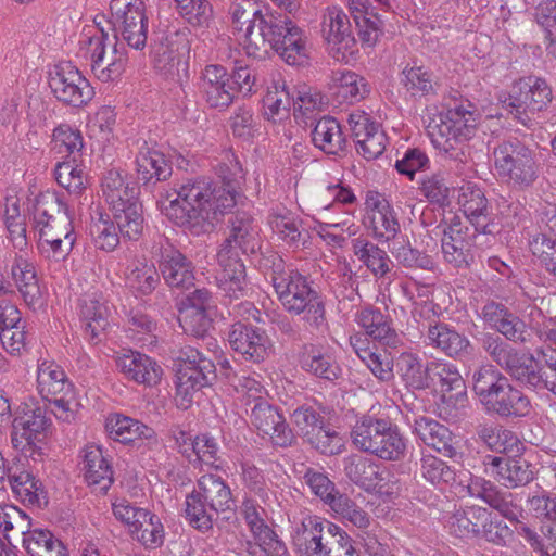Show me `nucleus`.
<instances>
[{
	"instance_id": "f257e3e1",
	"label": "nucleus",
	"mask_w": 556,
	"mask_h": 556,
	"mask_svg": "<svg viewBox=\"0 0 556 556\" xmlns=\"http://www.w3.org/2000/svg\"><path fill=\"white\" fill-rule=\"evenodd\" d=\"M218 165L222 185L203 177L184 178L159 192L157 205L175 225L193 236L210 233L238 202L236 188L243 178L242 167L233 154Z\"/></svg>"
},
{
	"instance_id": "f03ea898",
	"label": "nucleus",
	"mask_w": 556,
	"mask_h": 556,
	"mask_svg": "<svg viewBox=\"0 0 556 556\" xmlns=\"http://www.w3.org/2000/svg\"><path fill=\"white\" fill-rule=\"evenodd\" d=\"M470 496L482 500L502 517L488 514V520L478 539L497 547H508L516 533L525 538L532 547L540 545L539 534L526 522V511L517 494L503 490L484 478L471 479L468 484Z\"/></svg>"
},
{
	"instance_id": "7ed1b4c3",
	"label": "nucleus",
	"mask_w": 556,
	"mask_h": 556,
	"mask_svg": "<svg viewBox=\"0 0 556 556\" xmlns=\"http://www.w3.org/2000/svg\"><path fill=\"white\" fill-rule=\"evenodd\" d=\"M274 50L287 64L300 66L307 62V37L287 15L278 12L268 14L260 23V31L255 35L250 56H258L260 52Z\"/></svg>"
},
{
	"instance_id": "20e7f679",
	"label": "nucleus",
	"mask_w": 556,
	"mask_h": 556,
	"mask_svg": "<svg viewBox=\"0 0 556 556\" xmlns=\"http://www.w3.org/2000/svg\"><path fill=\"white\" fill-rule=\"evenodd\" d=\"M479 115L477 106L469 100L454 101L439 116V122L434 119L428 126V135L434 148L455 161L464 162L466 154L458 144L473 137Z\"/></svg>"
},
{
	"instance_id": "39448f33",
	"label": "nucleus",
	"mask_w": 556,
	"mask_h": 556,
	"mask_svg": "<svg viewBox=\"0 0 556 556\" xmlns=\"http://www.w3.org/2000/svg\"><path fill=\"white\" fill-rule=\"evenodd\" d=\"M185 514L189 525L202 533L213 529L218 513L231 510L235 498L230 486L216 473L202 475L186 496Z\"/></svg>"
},
{
	"instance_id": "423d86ee",
	"label": "nucleus",
	"mask_w": 556,
	"mask_h": 556,
	"mask_svg": "<svg viewBox=\"0 0 556 556\" xmlns=\"http://www.w3.org/2000/svg\"><path fill=\"white\" fill-rule=\"evenodd\" d=\"M273 287L283 308L312 327L318 328L325 321V305L307 278L295 269L288 268L280 273L274 270Z\"/></svg>"
},
{
	"instance_id": "0eeeda50",
	"label": "nucleus",
	"mask_w": 556,
	"mask_h": 556,
	"mask_svg": "<svg viewBox=\"0 0 556 556\" xmlns=\"http://www.w3.org/2000/svg\"><path fill=\"white\" fill-rule=\"evenodd\" d=\"M497 176L507 186L525 190L539 178L540 164L533 149L517 138L504 140L493 150Z\"/></svg>"
},
{
	"instance_id": "6e6552de",
	"label": "nucleus",
	"mask_w": 556,
	"mask_h": 556,
	"mask_svg": "<svg viewBox=\"0 0 556 556\" xmlns=\"http://www.w3.org/2000/svg\"><path fill=\"white\" fill-rule=\"evenodd\" d=\"M552 101V90L547 83L539 77L519 79L511 88L504 108L518 123L532 128L535 124L534 115L545 110Z\"/></svg>"
},
{
	"instance_id": "1a4fd4ad",
	"label": "nucleus",
	"mask_w": 556,
	"mask_h": 556,
	"mask_svg": "<svg viewBox=\"0 0 556 556\" xmlns=\"http://www.w3.org/2000/svg\"><path fill=\"white\" fill-rule=\"evenodd\" d=\"M113 40L122 38L130 48L141 50L148 40V16L142 0H111Z\"/></svg>"
},
{
	"instance_id": "9d476101",
	"label": "nucleus",
	"mask_w": 556,
	"mask_h": 556,
	"mask_svg": "<svg viewBox=\"0 0 556 556\" xmlns=\"http://www.w3.org/2000/svg\"><path fill=\"white\" fill-rule=\"evenodd\" d=\"M51 426L41 408L26 407L12 424L11 441L13 447L25 457L34 460L43 455V443Z\"/></svg>"
},
{
	"instance_id": "9b49d317",
	"label": "nucleus",
	"mask_w": 556,
	"mask_h": 556,
	"mask_svg": "<svg viewBox=\"0 0 556 556\" xmlns=\"http://www.w3.org/2000/svg\"><path fill=\"white\" fill-rule=\"evenodd\" d=\"M165 283L180 291L194 285V266L167 238H159L151 249Z\"/></svg>"
},
{
	"instance_id": "f8f14e48",
	"label": "nucleus",
	"mask_w": 556,
	"mask_h": 556,
	"mask_svg": "<svg viewBox=\"0 0 556 556\" xmlns=\"http://www.w3.org/2000/svg\"><path fill=\"white\" fill-rule=\"evenodd\" d=\"M33 220L39 239L74 235L68 207L55 193H40L36 198Z\"/></svg>"
},
{
	"instance_id": "ddd939ff",
	"label": "nucleus",
	"mask_w": 556,
	"mask_h": 556,
	"mask_svg": "<svg viewBox=\"0 0 556 556\" xmlns=\"http://www.w3.org/2000/svg\"><path fill=\"white\" fill-rule=\"evenodd\" d=\"M49 87L60 102L74 108L86 105L94 94L89 81L70 62L53 66L49 73Z\"/></svg>"
},
{
	"instance_id": "4468645a",
	"label": "nucleus",
	"mask_w": 556,
	"mask_h": 556,
	"mask_svg": "<svg viewBox=\"0 0 556 556\" xmlns=\"http://www.w3.org/2000/svg\"><path fill=\"white\" fill-rule=\"evenodd\" d=\"M346 477L366 492L392 495L400 491L393 475L383 466L371 459L353 455L344 459Z\"/></svg>"
},
{
	"instance_id": "2eb2a0df",
	"label": "nucleus",
	"mask_w": 556,
	"mask_h": 556,
	"mask_svg": "<svg viewBox=\"0 0 556 556\" xmlns=\"http://www.w3.org/2000/svg\"><path fill=\"white\" fill-rule=\"evenodd\" d=\"M101 30L99 35L88 38L87 53L91 61L93 74L102 81L117 79L125 71L127 58L117 49L116 42Z\"/></svg>"
},
{
	"instance_id": "dca6fc26",
	"label": "nucleus",
	"mask_w": 556,
	"mask_h": 556,
	"mask_svg": "<svg viewBox=\"0 0 556 556\" xmlns=\"http://www.w3.org/2000/svg\"><path fill=\"white\" fill-rule=\"evenodd\" d=\"M482 346L518 382H543L536 375L539 365L532 356H518L508 344L489 333L482 338Z\"/></svg>"
},
{
	"instance_id": "f3484780",
	"label": "nucleus",
	"mask_w": 556,
	"mask_h": 556,
	"mask_svg": "<svg viewBox=\"0 0 556 556\" xmlns=\"http://www.w3.org/2000/svg\"><path fill=\"white\" fill-rule=\"evenodd\" d=\"M321 33L332 56L348 62L357 52V41L348 15L339 8H328L323 16Z\"/></svg>"
},
{
	"instance_id": "a211bd4d",
	"label": "nucleus",
	"mask_w": 556,
	"mask_h": 556,
	"mask_svg": "<svg viewBox=\"0 0 556 556\" xmlns=\"http://www.w3.org/2000/svg\"><path fill=\"white\" fill-rule=\"evenodd\" d=\"M260 248L258 227L251 216L238 213L231 219L229 235L220 244L217 257L242 261L241 255L255 254Z\"/></svg>"
},
{
	"instance_id": "6ab92c4d",
	"label": "nucleus",
	"mask_w": 556,
	"mask_h": 556,
	"mask_svg": "<svg viewBox=\"0 0 556 556\" xmlns=\"http://www.w3.org/2000/svg\"><path fill=\"white\" fill-rule=\"evenodd\" d=\"M472 389L488 410L502 416L529 413V400L513 384H472Z\"/></svg>"
},
{
	"instance_id": "aec40b11",
	"label": "nucleus",
	"mask_w": 556,
	"mask_h": 556,
	"mask_svg": "<svg viewBox=\"0 0 556 556\" xmlns=\"http://www.w3.org/2000/svg\"><path fill=\"white\" fill-rule=\"evenodd\" d=\"M155 71L164 78L180 85L188 81V65L180 58L178 34L162 35L152 43Z\"/></svg>"
},
{
	"instance_id": "412c9836",
	"label": "nucleus",
	"mask_w": 556,
	"mask_h": 556,
	"mask_svg": "<svg viewBox=\"0 0 556 556\" xmlns=\"http://www.w3.org/2000/svg\"><path fill=\"white\" fill-rule=\"evenodd\" d=\"M199 90L211 109L224 111L235 101L236 88L227 70L222 65H206L201 73Z\"/></svg>"
},
{
	"instance_id": "4be33fe9",
	"label": "nucleus",
	"mask_w": 556,
	"mask_h": 556,
	"mask_svg": "<svg viewBox=\"0 0 556 556\" xmlns=\"http://www.w3.org/2000/svg\"><path fill=\"white\" fill-rule=\"evenodd\" d=\"M228 342L232 351L247 362L261 363L270 351V342L265 331L242 321L231 326Z\"/></svg>"
},
{
	"instance_id": "5701e85b",
	"label": "nucleus",
	"mask_w": 556,
	"mask_h": 556,
	"mask_svg": "<svg viewBox=\"0 0 556 556\" xmlns=\"http://www.w3.org/2000/svg\"><path fill=\"white\" fill-rule=\"evenodd\" d=\"M330 531L336 525L317 516L304 518L293 535V544L299 556H325Z\"/></svg>"
},
{
	"instance_id": "b1692460",
	"label": "nucleus",
	"mask_w": 556,
	"mask_h": 556,
	"mask_svg": "<svg viewBox=\"0 0 556 556\" xmlns=\"http://www.w3.org/2000/svg\"><path fill=\"white\" fill-rule=\"evenodd\" d=\"M349 125L354 138L356 151L367 161L378 159L386 150L387 137L379 126L364 112L349 115Z\"/></svg>"
},
{
	"instance_id": "393cba45",
	"label": "nucleus",
	"mask_w": 556,
	"mask_h": 556,
	"mask_svg": "<svg viewBox=\"0 0 556 556\" xmlns=\"http://www.w3.org/2000/svg\"><path fill=\"white\" fill-rule=\"evenodd\" d=\"M251 424L263 437L268 435L274 445L290 446L294 441L291 428L278 409L267 402H258L251 410Z\"/></svg>"
},
{
	"instance_id": "a878e982",
	"label": "nucleus",
	"mask_w": 556,
	"mask_h": 556,
	"mask_svg": "<svg viewBox=\"0 0 556 556\" xmlns=\"http://www.w3.org/2000/svg\"><path fill=\"white\" fill-rule=\"evenodd\" d=\"M173 371L176 382H210L215 379V366L202 358L200 352L189 345L173 351Z\"/></svg>"
},
{
	"instance_id": "bb28decb",
	"label": "nucleus",
	"mask_w": 556,
	"mask_h": 556,
	"mask_svg": "<svg viewBox=\"0 0 556 556\" xmlns=\"http://www.w3.org/2000/svg\"><path fill=\"white\" fill-rule=\"evenodd\" d=\"M486 471L507 489L526 485L534 479L533 467L522 457L494 456L485 463Z\"/></svg>"
},
{
	"instance_id": "cd10ccee",
	"label": "nucleus",
	"mask_w": 556,
	"mask_h": 556,
	"mask_svg": "<svg viewBox=\"0 0 556 556\" xmlns=\"http://www.w3.org/2000/svg\"><path fill=\"white\" fill-rule=\"evenodd\" d=\"M349 11L363 47L372 48L383 34L384 20L369 0H349Z\"/></svg>"
},
{
	"instance_id": "c85d7f7f",
	"label": "nucleus",
	"mask_w": 556,
	"mask_h": 556,
	"mask_svg": "<svg viewBox=\"0 0 556 556\" xmlns=\"http://www.w3.org/2000/svg\"><path fill=\"white\" fill-rule=\"evenodd\" d=\"M426 340L429 345L456 359L467 358L475 352L469 339L445 323L430 325Z\"/></svg>"
},
{
	"instance_id": "c756f323",
	"label": "nucleus",
	"mask_w": 556,
	"mask_h": 556,
	"mask_svg": "<svg viewBox=\"0 0 556 556\" xmlns=\"http://www.w3.org/2000/svg\"><path fill=\"white\" fill-rule=\"evenodd\" d=\"M458 204L476 232L491 233V211L484 192L472 184L460 187Z\"/></svg>"
},
{
	"instance_id": "7c9ffc66",
	"label": "nucleus",
	"mask_w": 556,
	"mask_h": 556,
	"mask_svg": "<svg viewBox=\"0 0 556 556\" xmlns=\"http://www.w3.org/2000/svg\"><path fill=\"white\" fill-rule=\"evenodd\" d=\"M468 228L460 222H453L444 231L441 240L442 253L447 263L454 267H466L473 260Z\"/></svg>"
},
{
	"instance_id": "2f4dec72",
	"label": "nucleus",
	"mask_w": 556,
	"mask_h": 556,
	"mask_svg": "<svg viewBox=\"0 0 556 556\" xmlns=\"http://www.w3.org/2000/svg\"><path fill=\"white\" fill-rule=\"evenodd\" d=\"M355 323L365 334L386 348L396 349L402 344L401 336L390 325L388 316L375 307H365L355 314Z\"/></svg>"
},
{
	"instance_id": "473e14b6",
	"label": "nucleus",
	"mask_w": 556,
	"mask_h": 556,
	"mask_svg": "<svg viewBox=\"0 0 556 556\" xmlns=\"http://www.w3.org/2000/svg\"><path fill=\"white\" fill-rule=\"evenodd\" d=\"M11 277L24 302L36 309L42 305V291L39 286L35 266L25 254L15 253L11 266Z\"/></svg>"
},
{
	"instance_id": "72a5a7b5",
	"label": "nucleus",
	"mask_w": 556,
	"mask_h": 556,
	"mask_svg": "<svg viewBox=\"0 0 556 556\" xmlns=\"http://www.w3.org/2000/svg\"><path fill=\"white\" fill-rule=\"evenodd\" d=\"M271 11L262 12L257 3L253 0H243L236 3L231 9L233 28L242 34L240 37L241 45L249 55L254 42L255 35L260 31V23L266 18Z\"/></svg>"
},
{
	"instance_id": "f704fd0d",
	"label": "nucleus",
	"mask_w": 556,
	"mask_h": 556,
	"mask_svg": "<svg viewBox=\"0 0 556 556\" xmlns=\"http://www.w3.org/2000/svg\"><path fill=\"white\" fill-rule=\"evenodd\" d=\"M370 208L369 220L374 237L381 242L395 240L401 226L392 205L380 194L367 199Z\"/></svg>"
},
{
	"instance_id": "c9c22d12",
	"label": "nucleus",
	"mask_w": 556,
	"mask_h": 556,
	"mask_svg": "<svg viewBox=\"0 0 556 556\" xmlns=\"http://www.w3.org/2000/svg\"><path fill=\"white\" fill-rule=\"evenodd\" d=\"M136 172L138 181L147 189H151L157 182L167 180L172 176L173 168L162 152L146 148L136 156Z\"/></svg>"
},
{
	"instance_id": "e433bc0d",
	"label": "nucleus",
	"mask_w": 556,
	"mask_h": 556,
	"mask_svg": "<svg viewBox=\"0 0 556 556\" xmlns=\"http://www.w3.org/2000/svg\"><path fill=\"white\" fill-rule=\"evenodd\" d=\"M104 428L110 439L123 444L140 440L156 443V435L152 428L122 414H110L105 419Z\"/></svg>"
},
{
	"instance_id": "4c0bfd02",
	"label": "nucleus",
	"mask_w": 556,
	"mask_h": 556,
	"mask_svg": "<svg viewBox=\"0 0 556 556\" xmlns=\"http://www.w3.org/2000/svg\"><path fill=\"white\" fill-rule=\"evenodd\" d=\"M80 456L83 458V471L89 485L98 486L100 491H106L113 482V470L109 460L104 457L100 446L86 445Z\"/></svg>"
},
{
	"instance_id": "58836bf2",
	"label": "nucleus",
	"mask_w": 556,
	"mask_h": 556,
	"mask_svg": "<svg viewBox=\"0 0 556 556\" xmlns=\"http://www.w3.org/2000/svg\"><path fill=\"white\" fill-rule=\"evenodd\" d=\"M414 431L428 446L445 457L456 454L454 437L450 429L429 417H419L414 421Z\"/></svg>"
},
{
	"instance_id": "ea45409f",
	"label": "nucleus",
	"mask_w": 556,
	"mask_h": 556,
	"mask_svg": "<svg viewBox=\"0 0 556 556\" xmlns=\"http://www.w3.org/2000/svg\"><path fill=\"white\" fill-rule=\"evenodd\" d=\"M311 135L314 146L327 154L339 155L345 150L346 139L341 125L332 116L319 118Z\"/></svg>"
},
{
	"instance_id": "a19ab883",
	"label": "nucleus",
	"mask_w": 556,
	"mask_h": 556,
	"mask_svg": "<svg viewBox=\"0 0 556 556\" xmlns=\"http://www.w3.org/2000/svg\"><path fill=\"white\" fill-rule=\"evenodd\" d=\"M352 250L357 260L377 278L386 277L393 267L387 252L366 238L353 239Z\"/></svg>"
},
{
	"instance_id": "79ce46f5",
	"label": "nucleus",
	"mask_w": 556,
	"mask_h": 556,
	"mask_svg": "<svg viewBox=\"0 0 556 556\" xmlns=\"http://www.w3.org/2000/svg\"><path fill=\"white\" fill-rule=\"evenodd\" d=\"M489 509L478 505L457 509L450 518L451 531L458 538L478 539L488 520Z\"/></svg>"
},
{
	"instance_id": "37998d69",
	"label": "nucleus",
	"mask_w": 556,
	"mask_h": 556,
	"mask_svg": "<svg viewBox=\"0 0 556 556\" xmlns=\"http://www.w3.org/2000/svg\"><path fill=\"white\" fill-rule=\"evenodd\" d=\"M222 271L218 277V287L225 298L238 300L247 295L248 282L245 266L242 261L222 260L217 257Z\"/></svg>"
},
{
	"instance_id": "c03bdc74",
	"label": "nucleus",
	"mask_w": 556,
	"mask_h": 556,
	"mask_svg": "<svg viewBox=\"0 0 556 556\" xmlns=\"http://www.w3.org/2000/svg\"><path fill=\"white\" fill-rule=\"evenodd\" d=\"M22 536L27 556H68L63 542L47 529H30L29 526Z\"/></svg>"
},
{
	"instance_id": "a18cd8bd",
	"label": "nucleus",
	"mask_w": 556,
	"mask_h": 556,
	"mask_svg": "<svg viewBox=\"0 0 556 556\" xmlns=\"http://www.w3.org/2000/svg\"><path fill=\"white\" fill-rule=\"evenodd\" d=\"M80 317L91 341L98 339L109 326V308L96 293L86 294L80 300Z\"/></svg>"
},
{
	"instance_id": "49530a36",
	"label": "nucleus",
	"mask_w": 556,
	"mask_h": 556,
	"mask_svg": "<svg viewBox=\"0 0 556 556\" xmlns=\"http://www.w3.org/2000/svg\"><path fill=\"white\" fill-rule=\"evenodd\" d=\"M292 102L294 92L290 90L286 80L281 77L274 79L263 98V114L269 121L276 122V117L281 119L288 116Z\"/></svg>"
},
{
	"instance_id": "de8ad7c7",
	"label": "nucleus",
	"mask_w": 556,
	"mask_h": 556,
	"mask_svg": "<svg viewBox=\"0 0 556 556\" xmlns=\"http://www.w3.org/2000/svg\"><path fill=\"white\" fill-rule=\"evenodd\" d=\"M160 282V274L153 263L137 261L126 273V286L137 298L152 294Z\"/></svg>"
},
{
	"instance_id": "09e8293b",
	"label": "nucleus",
	"mask_w": 556,
	"mask_h": 556,
	"mask_svg": "<svg viewBox=\"0 0 556 556\" xmlns=\"http://www.w3.org/2000/svg\"><path fill=\"white\" fill-rule=\"evenodd\" d=\"M329 86L336 97L349 103L359 101L368 92L365 78L348 70L333 72Z\"/></svg>"
},
{
	"instance_id": "8fccbe9b",
	"label": "nucleus",
	"mask_w": 556,
	"mask_h": 556,
	"mask_svg": "<svg viewBox=\"0 0 556 556\" xmlns=\"http://www.w3.org/2000/svg\"><path fill=\"white\" fill-rule=\"evenodd\" d=\"M9 484L14 494L23 502L36 507L48 504L47 493L40 480L28 471L13 472L9 476Z\"/></svg>"
},
{
	"instance_id": "3c124183",
	"label": "nucleus",
	"mask_w": 556,
	"mask_h": 556,
	"mask_svg": "<svg viewBox=\"0 0 556 556\" xmlns=\"http://www.w3.org/2000/svg\"><path fill=\"white\" fill-rule=\"evenodd\" d=\"M39 393L41 397L51 404V412L59 419L72 422L75 419L76 408L79 406L75 396L73 384H68V391L65 395L58 396L55 390L59 384H39Z\"/></svg>"
},
{
	"instance_id": "603ef678",
	"label": "nucleus",
	"mask_w": 556,
	"mask_h": 556,
	"mask_svg": "<svg viewBox=\"0 0 556 556\" xmlns=\"http://www.w3.org/2000/svg\"><path fill=\"white\" fill-rule=\"evenodd\" d=\"M400 83L412 97H425L435 92L438 81L433 73L424 66H405Z\"/></svg>"
},
{
	"instance_id": "864d4df0",
	"label": "nucleus",
	"mask_w": 556,
	"mask_h": 556,
	"mask_svg": "<svg viewBox=\"0 0 556 556\" xmlns=\"http://www.w3.org/2000/svg\"><path fill=\"white\" fill-rule=\"evenodd\" d=\"M406 444L397 427L387 419L386 429L380 432L370 454L384 460H399L404 456Z\"/></svg>"
},
{
	"instance_id": "5fc2aeb1",
	"label": "nucleus",
	"mask_w": 556,
	"mask_h": 556,
	"mask_svg": "<svg viewBox=\"0 0 556 556\" xmlns=\"http://www.w3.org/2000/svg\"><path fill=\"white\" fill-rule=\"evenodd\" d=\"M77 159L58 163L54 168V176L58 184L67 190L70 194L79 197L87 189L88 176L84 168L76 164Z\"/></svg>"
},
{
	"instance_id": "6e6d98bb",
	"label": "nucleus",
	"mask_w": 556,
	"mask_h": 556,
	"mask_svg": "<svg viewBox=\"0 0 556 556\" xmlns=\"http://www.w3.org/2000/svg\"><path fill=\"white\" fill-rule=\"evenodd\" d=\"M386 418L363 416L356 421L351 432L354 445L363 452L371 453L380 432L386 429Z\"/></svg>"
},
{
	"instance_id": "4d7b16f0",
	"label": "nucleus",
	"mask_w": 556,
	"mask_h": 556,
	"mask_svg": "<svg viewBox=\"0 0 556 556\" xmlns=\"http://www.w3.org/2000/svg\"><path fill=\"white\" fill-rule=\"evenodd\" d=\"M113 219L121 236L127 240H138L144 227V217L141 203H134L121 211H112Z\"/></svg>"
},
{
	"instance_id": "13d9d810",
	"label": "nucleus",
	"mask_w": 556,
	"mask_h": 556,
	"mask_svg": "<svg viewBox=\"0 0 556 556\" xmlns=\"http://www.w3.org/2000/svg\"><path fill=\"white\" fill-rule=\"evenodd\" d=\"M131 535L146 548L154 549L163 545L165 539L164 526L161 519L148 510V516L137 520V525L130 530Z\"/></svg>"
},
{
	"instance_id": "bf43d9fd",
	"label": "nucleus",
	"mask_w": 556,
	"mask_h": 556,
	"mask_svg": "<svg viewBox=\"0 0 556 556\" xmlns=\"http://www.w3.org/2000/svg\"><path fill=\"white\" fill-rule=\"evenodd\" d=\"M390 252L396 262L405 268H420L425 270H431L433 268L434 263L432 258L419 250L412 248L409 241L405 239H395L390 248Z\"/></svg>"
},
{
	"instance_id": "052dcab7",
	"label": "nucleus",
	"mask_w": 556,
	"mask_h": 556,
	"mask_svg": "<svg viewBox=\"0 0 556 556\" xmlns=\"http://www.w3.org/2000/svg\"><path fill=\"white\" fill-rule=\"evenodd\" d=\"M255 542H248L247 552L250 556H286L288 551L278 535L267 528L253 534Z\"/></svg>"
},
{
	"instance_id": "680f3d73",
	"label": "nucleus",
	"mask_w": 556,
	"mask_h": 556,
	"mask_svg": "<svg viewBox=\"0 0 556 556\" xmlns=\"http://www.w3.org/2000/svg\"><path fill=\"white\" fill-rule=\"evenodd\" d=\"M156 321L142 312H130L127 320V337L142 345L154 342Z\"/></svg>"
},
{
	"instance_id": "e2e57ef3",
	"label": "nucleus",
	"mask_w": 556,
	"mask_h": 556,
	"mask_svg": "<svg viewBox=\"0 0 556 556\" xmlns=\"http://www.w3.org/2000/svg\"><path fill=\"white\" fill-rule=\"evenodd\" d=\"M90 235L93 243L100 250L111 252L119 244V231L114 222L109 216L104 218L102 215L90 226Z\"/></svg>"
},
{
	"instance_id": "0e129e2a",
	"label": "nucleus",
	"mask_w": 556,
	"mask_h": 556,
	"mask_svg": "<svg viewBox=\"0 0 556 556\" xmlns=\"http://www.w3.org/2000/svg\"><path fill=\"white\" fill-rule=\"evenodd\" d=\"M329 507L358 529H366L370 523L369 515L345 494L339 493Z\"/></svg>"
},
{
	"instance_id": "69168bd1",
	"label": "nucleus",
	"mask_w": 556,
	"mask_h": 556,
	"mask_svg": "<svg viewBox=\"0 0 556 556\" xmlns=\"http://www.w3.org/2000/svg\"><path fill=\"white\" fill-rule=\"evenodd\" d=\"M302 478L311 492L328 506L339 494L336 484L325 472L318 469L313 467L305 468Z\"/></svg>"
},
{
	"instance_id": "338daca9",
	"label": "nucleus",
	"mask_w": 556,
	"mask_h": 556,
	"mask_svg": "<svg viewBox=\"0 0 556 556\" xmlns=\"http://www.w3.org/2000/svg\"><path fill=\"white\" fill-rule=\"evenodd\" d=\"M241 480L249 492L257 495L264 503L269 500L270 490L267 486L265 477L252 462L243 460L240 463Z\"/></svg>"
},
{
	"instance_id": "774afa93",
	"label": "nucleus",
	"mask_w": 556,
	"mask_h": 556,
	"mask_svg": "<svg viewBox=\"0 0 556 556\" xmlns=\"http://www.w3.org/2000/svg\"><path fill=\"white\" fill-rule=\"evenodd\" d=\"M536 24L544 35L546 49L556 46V1L547 0L536 8Z\"/></svg>"
}]
</instances>
